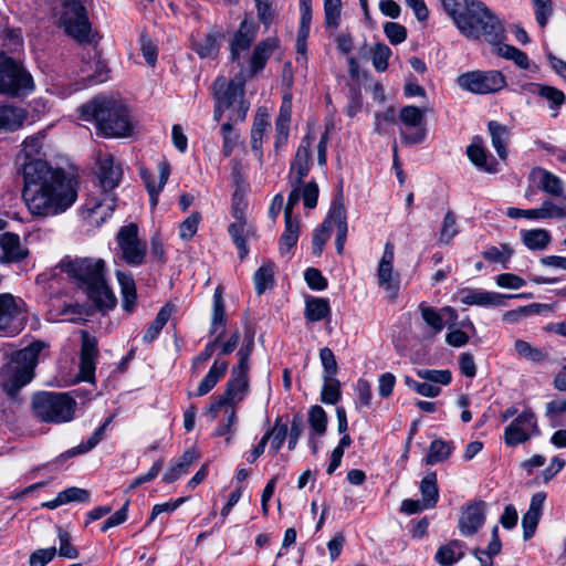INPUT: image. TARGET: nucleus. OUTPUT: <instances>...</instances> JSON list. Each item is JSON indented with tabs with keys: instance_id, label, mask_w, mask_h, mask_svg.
Masks as SVG:
<instances>
[{
	"instance_id": "f257e3e1",
	"label": "nucleus",
	"mask_w": 566,
	"mask_h": 566,
	"mask_svg": "<svg viewBox=\"0 0 566 566\" xmlns=\"http://www.w3.org/2000/svg\"><path fill=\"white\" fill-rule=\"evenodd\" d=\"M42 138L28 137L17 157L23 176L22 197L34 217L51 218L64 213L78 196L77 178L61 168H52L42 158Z\"/></svg>"
},
{
	"instance_id": "f03ea898",
	"label": "nucleus",
	"mask_w": 566,
	"mask_h": 566,
	"mask_svg": "<svg viewBox=\"0 0 566 566\" xmlns=\"http://www.w3.org/2000/svg\"><path fill=\"white\" fill-rule=\"evenodd\" d=\"M444 11L452 18L459 31L468 39L481 36L490 44L505 39V29L499 17L480 0H442Z\"/></svg>"
},
{
	"instance_id": "7ed1b4c3",
	"label": "nucleus",
	"mask_w": 566,
	"mask_h": 566,
	"mask_svg": "<svg viewBox=\"0 0 566 566\" xmlns=\"http://www.w3.org/2000/svg\"><path fill=\"white\" fill-rule=\"evenodd\" d=\"M59 268L87 294L98 310L115 307L117 300L106 282L103 259L65 256Z\"/></svg>"
},
{
	"instance_id": "20e7f679",
	"label": "nucleus",
	"mask_w": 566,
	"mask_h": 566,
	"mask_svg": "<svg viewBox=\"0 0 566 566\" xmlns=\"http://www.w3.org/2000/svg\"><path fill=\"white\" fill-rule=\"evenodd\" d=\"M82 119L94 122L97 134L107 138L127 137L133 123L126 106L107 96H96L80 107Z\"/></svg>"
},
{
	"instance_id": "39448f33",
	"label": "nucleus",
	"mask_w": 566,
	"mask_h": 566,
	"mask_svg": "<svg viewBox=\"0 0 566 566\" xmlns=\"http://www.w3.org/2000/svg\"><path fill=\"white\" fill-rule=\"evenodd\" d=\"M253 346L254 334L247 331L245 343L238 352V365L232 367L231 375L226 385L223 394L220 395L218 399L213 401L208 409V413L210 415L211 420H214L217 418V415L221 410L222 406H237L249 394V360L253 350Z\"/></svg>"
},
{
	"instance_id": "423d86ee",
	"label": "nucleus",
	"mask_w": 566,
	"mask_h": 566,
	"mask_svg": "<svg viewBox=\"0 0 566 566\" xmlns=\"http://www.w3.org/2000/svg\"><path fill=\"white\" fill-rule=\"evenodd\" d=\"M120 177V167L114 164L111 155L99 159L98 180L105 191L104 198L101 201L91 199L82 207V216L91 226L99 227L114 211L115 198L109 191L118 186Z\"/></svg>"
},
{
	"instance_id": "0eeeda50",
	"label": "nucleus",
	"mask_w": 566,
	"mask_h": 566,
	"mask_svg": "<svg viewBox=\"0 0 566 566\" xmlns=\"http://www.w3.org/2000/svg\"><path fill=\"white\" fill-rule=\"evenodd\" d=\"M43 348V343L34 342L11 356L0 368V387L3 391L13 397L32 380L38 356Z\"/></svg>"
},
{
	"instance_id": "6e6552de",
	"label": "nucleus",
	"mask_w": 566,
	"mask_h": 566,
	"mask_svg": "<svg viewBox=\"0 0 566 566\" xmlns=\"http://www.w3.org/2000/svg\"><path fill=\"white\" fill-rule=\"evenodd\" d=\"M75 400L65 392H41L34 396V415L44 422L63 423L73 419Z\"/></svg>"
},
{
	"instance_id": "1a4fd4ad",
	"label": "nucleus",
	"mask_w": 566,
	"mask_h": 566,
	"mask_svg": "<svg viewBox=\"0 0 566 566\" xmlns=\"http://www.w3.org/2000/svg\"><path fill=\"white\" fill-rule=\"evenodd\" d=\"M214 102L229 108L231 122H243L249 111V103L244 101V82L241 78L227 81L224 76L216 78L212 85Z\"/></svg>"
},
{
	"instance_id": "9d476101",
	"label": "nucleus",
	"mask_w": 566,
	"mask_h": 566,
	"mask_svg": "<svg viewBox=\"0 0 566 566\" xmlns=\"http://www.w3.org/2000/svg\"><path fill=\"white\" fill-rule=\"evenodd\" d=\"M33 87L32 76L23 65L0 53V94L19 97L31 93Z\"/></svg>"
},
{
	"instance_id": "9b49d317",
	"label": "nucleus",
	"mask_w": 566,
	"mask_h": 566,
	"mask_svg": "<svg viewBox=\"0 0 566 566\" xmlns=\"http://www.w3.org/2000/svg\"><path fill=\"white\" fill-rule=\"evenodd\" d=\"M63 11L60 17L65 32L80 43L90 42L91 23L83 0H61Z\"/></svg>"
},
{
	"instance_id": "f8f14e48",
	"label": "nucleus",
	"mask_w": 566,
	"mask_h": 566,
	"mask_svg": "<svg viewBox=\"0 0 566 566\" xmlns=\"http://www.w3.org/2000/svg\"><path fill=\"white\" fill-rule=\"evenodd\" d=\"M25 325V303L10 293L0 294V332L7 336H15Z\"/></svg>"
},
{
	"instance_id": "ddd939ff",
	"label": "nucleus",
	"mask_w": 566,
	"mask_h": 566,
	"mask_svg": "<svg viewBox=\"0 0 566 566\" xmlns=\"http://www.w3.org/2000/svg\"><path fill=\"white\" fill-rule=\"evenodd\" d=\"M458 85L474 94H490L501 91L506 81L500 71H472L461 74Z\"/></svg>"
},
{
	"instance_id": "4468645a",
	"label": "nucleus",
	"mask_w": 566,
	"mask_h": 566,
	"mask_svg": "<svg viewBox=\"0 0 566 566\" xmlns=\"http://www.w3.org/2000/svg\"><path fill=\"white\" fill-rule=\"evenodd\" d=\"M122 258L129 265H140L146 256V243L138 238V227L129 223L119 229L116 237Z\"/></svg>"
},
{
	"instance_id": "2eb2a0df",
	"label": "nucleus",
	"mask_w": 566,
	"mask_h": 566,
	"mask_svg": "<svg viewBox=\"0 0 566 566\" xmlns=\"http://www.w3.org/2000/svg\"><path fill=\"white\" fill-rule=\"evenodd\" d=\"M324 228L332 231L336 229L335 245L338 254H342L346 243L348 232L347 212L344 205L343 193L339 191L332 200L331 208L323 223Z\"/></svg>"
},
{
	"instance_id": "dca6fc26",
	"label": "nucleus",
	"mask_w": 566,
	"mask_h": 566,
	"mask_svg": "<svg viewBox=\"0 0 566 566\" xmlns=\"http://www.w3.org/2000/svg\"><path fill=\"white\" fill-rule=\"evenodd\" d=\"M533 433H538L536 418L531 410H525L505 428L504 441L509 447H515L526 442Z\"/></svg>"
},
{
	"instance_id": "f3484780",
	"label": "nucleus",
	"mask_w": 566,
	"mask_h": 566,
	"mask_svg": "<svg viewBox=\"0 0 566 566\" xmlns=\"http://www.w3.org/2000/svg\"><path fill=\"white\" fill-rule=\"evenodd\" d=\"M395 245L386 242L382 255L377 268L378 285L389 293L390 297H396L399 291L400 276L394 271Z\"/></svg>"
},
{
	"instance_id": "a211bd4d",
	"label": "nucleus",
	"mask_w": 566,
	"mask_h": 566,
	"mask_svg": "<svg viewBox=\"0 0 566 566\" xmlns=\"http://www.w3.org/2000/svg\"><path fill=\"white\" fill-rule=\"evenodd\" d=\"M400 122L410 128H415L411 133L401 132L402 142L407 145H417L424 140L427 129L423 125V112L413 105L403 106L399 113Z\"/></svg>"
},
{
	"instance_id": "6ab92c4d",
	"label": "nucleus",
	"mask_w": 566,
	"mask_h": 566,
	"mask_svg": "<svg viewBox=\"0 0 566 566\" xmlns=\"http://www.w3.org/2000/svg\"><path fill=\"white\" fill-rule=\"evenodd\" d=\"M98 356L97 340L87 332H82V345L80 353V378L94 382L96 359Z\"/></svg>"
},
{
	"instance_id": "aec40b11",
	"label": "nucleus",
	"mask_w": 566,
	"mask_h": 566,
	"mask_svg": "<svg viewBox=\"0 0 566 566\" xmlns=\"http://www.w3.org/2000/svg\"><path fill=\"white\" fill-rule=\"evenodd\" d=\"M531 294L505 295L496 292H489L476 289H465L461 291V303L464 305H478L484 307L504 306V300L510 297H528Z\"/></svg>"
},
{
	"instance_id": "412c9836",
	"label": "nucleus",
	"mask_w": 566,
	"mask_h": 566,
	"mask_svg": "<svg viewBox=\"0 0 566 566\" xmlns=\"http://www.w3.org/2000/svg\"><path fill=\"white\" fill-rule=\"evenodd\" d=\"M313 142L314 137L307 134L302 138L297 147L289 170V180H294V184H302L303 179L310 172L311 147Z\"/></svg>"
},
{
	"instance_id": "4be33fe9",
	"label": "nucleus",
	"mask_w": 566,
	"mask_h": 566,
	"mask_svg": "<svg viewBox=\"0 0 566 566\" xmlns=\"http://www.w3.org/2000/svg\"><path fill=\"white\" fill-rule=\"evenodd\" d=\"M488 505L483 501L465 507L459 520V530L463 536H473L484 524Z\"/></svg>"
},
{
	"instance_id": "5701e85b",
	"label": "nucleus",
	"mask_w": 566,
	"mask_h": 566,
	"mask_svg": "<svg viewBox=\"0 0 566 566\" xmlns=\"http://www.w3.org/2000/svg\"><path fill=\"white\" fill-rule=\"evenodd\" d=\"M256 24L245 18L241 21L238 31L230 41V57L232 61H239L241 53L250 49L256 36Z\"/></svg>"
},
{
	"instance_id": "b1692460",
	"label": "nucleus",
	"mask_w": 566,
	"mask_h": 566,
	"mask_svg": "<svg viewBox=\"0 0 566 566\" xmlns=\"http://www.w3.org/2000/svg\"><path fill=\"white\" fill-rule=\"evenodd\" d=\"M521 91L533 95H537L547 101L549 108L553 111V117H556L558 115L559 108L566 101L565 94L560 90L551 85L538 83H524L521 86Z\"/></svg>"
},
{
	"instance_id": "393cba45",
	"label": "nucleus",
	"mask_w": 566,
	"mask_h": 566,
	"mask_svg": "<svg viewBox=\"0 0 566 566\" xmlns=\"http://www.w3.org/2000/svg\"><path fill=\"white\" fill-rule=\"evenodd\" d=\"M233 216L237 221L229 226L228 232L237 249L239 250V256L244 259L249 253L247 239L253 235V230L252 227L247 223L242 217V213L239 212L237 208L233 209Z\"/></svg>"
},
{
	"instance_id": "a878e982",
	"label": "nucleus",
	"mask_w": 566,
	"mask_h": 566,
	"mask_svg": "<svg viewBox=\"0 0 566 566\" xmlns=\"http://www.w3.org/2000/svg\"><path fill=\"white\" fill-rule=\"evenodd\" d=\"M545 499L546 494L544 492H537L533 494L531 499L530 507L522 517L523 538L525 541L530 539L535 534Z\"/></svg>"
},
{
	"instance_id": "bb28decb",
	"label": "nucleus",
	"mask_w": 566,
	"mask_h": 566,
	"mask_svg": "<svg viewBox=\"0 0 566 566\" xmlns=\"http://www.w3.org/2000/svg\"><path fill=\"white\" fill-rule=\"evenodd\" d=\"M0 247L2 249L1 262H20L29 254V250L22 245L18 234L6 232L0 234Z\"/></svg>"
},
{
	"instance_id": "cd10ccee",
	"label": "nucleus",
	"mask_w": 566,
	"mask_h": 566,
	"mask_svg": "<svg viewBox=\"0 0 566 566\" xmlns=\"http://www.w3.org/2000/svg\"><path fill=\"white\" fill-rule=\"evenodd\" d=\"M467 155L476 168L490 174L497 171V161L483 147L481 138L473 139L467 148Z\"/></svg>"
},
{
	"instance_id": "c85d7f7f",
	"label": "nucleus",
	"mask_w": 566,
	"mask_h": 566,
	"mask_svg": "<svg viewBox=\"0 0 566 566\" xmlns=\"http://www.w3.org/2000/svg\"><path fill=\"white\" fill-rule=\"evenodd\" d=\"M222 33L216 29H210L207 34L197 40H192L191 49L201 59H213L218 55Z\"/></svg>"
},
{
	"instance_id": "c756f323",
	"label": "nucleus",
	"mask_w": 566,
	"mask_h": 566,
	"mask_svg": "<svg viewBox=\"0 0 566 566\" xmlns=\"http://www.w3.org/2000/svg\"><path fill=\"white\" fill-rule=\"evenodd\" d=\"M538 180L541 190L552 197H556L562 201H566V193L563 180L548 170L537 168L533 171Z\"/></svg>"
},
{
	"instance_id": "7c9ffc66",
	"label": "nucleus",
	"mask_w": 566,
	"mask_h": 566,
	"mask_svg": "<svg viewBox=\"0 0 566 566\" xmlns=\"http://www.w3.org/2000/svg\"><path fill=\"white\" fill-rule=\"evenodd\" d=\"M116 279L120 286L122 306L125 312L133 313L137 304L135 280L130 273L116 271Z\"/></svg>"
},
{
	"instance_id": "2f4dec72",
	"label": "nucleus",
	"mask_w": 566,
	"mask_h": 566,
	"mask_svg": "<svg viewBox=\"0 0 566 566\" xmlns=\"http://www.w3.org/2000/svg\"><path fill=\"white\" fill-rule=\"evenodd\" d=\"M199 459V454L195 449L186 450L181 457L171 463L170 468L165 472L163 480L166 483H172L180 476L188 473L189 468Z\"/></svg>"
},
{
	"instance_id": "473e14b6",
	"label": "nucleus",
	"mask_w": 566,
	"mask_h": 566,
	"mask_svg": "<svg viewBox=\"0 0 566 566\" xmlns=\"http://www.w3.org/2000/svg\"><path fill=\"white\" fill-rule=\"evenodd\" d=\"M277 44L275 38H268L255 45L250 59V69L253 74L263 70Z\"/></svg>"
},
{
	"instance_id": "72a5a7b5",
	"label": "nucleus",
	"mask_w": 566,
	"mask_h": 566,
	"mask_svg": "<svg viewBox=\"0 0 566 566\" xmlns=\"http://www.w3.org/2000/svg\"><path fill=\"white\" fill-rule=\"evenodd\" d=\"M465 544L459 539H452L438 548L434 559L441 566H451L464 556Z\"/></svg>"
},
{
	"instance_id": "f704fd0d",
	"label": "nucleus",
	"mask_w": 566,
	"mask_h": 566,
	"mask_svg": "<svg viewBox=\"0 0 566 566\" xmlns=\"http://www.w3.org/2000/svg\"><path fill=\"white\" fill-rule=\"evenodd\" d=\"M25 119V113L22 108L2 105L0 106V133L14 132L19 129Z\"/></svg>"
},
{
	"instance_id": "c9c22d12",
	"label": "nucleus",
	"mask_w": 566,
	"mask_h": 566,
	"mask_svg": "<svg viewBox=\"0 0 566 566\" xmlns=\"http://www.w3.org/2000/svg\"><path fill=\"white\" fill-rule=\"evenodd\" d=\"M113 421V416H109L102 426H99L93 434L85 441L80 443L78 446L69 449L64 453L60 455L62 459H67L77 454H84L95 448L104 438L105 431L107 427Z\"/></svg>"
},
{
	"instance_id": "e433bc0d",
	"label": "nucleus",
	"mask_w": 566,
	"mask_h": 566,
	"mask_svg": "<svg viewBox=\"0 0 566 566\" xmlns=\"http://www.w3.org/2000/svg\"><path fill=\"white\" fill-rule=\"evenodd\" d=\"M228 369V363L224 360H214L208 374L200 381L196 396L201 397L211 391L218 381L224 376Z\"/></svg>"
},
{
	"instance_id": "4c0bfd02",
	"label": "nucleus",
	"mask_w": 566,
	"mask_h": 566,
	"mask_svg": "<svg viewBox=\"0 0 566 566\" xmlns=\"http://www.w3.org/2000/svg\"><path fill=\"white\" fill-rule=\"evenodd\" d=\"M488 130L491 136L492 145H493L494 149L496 150L499 157L503 160L506 159V157H507L506 146H507V140H509V136H510L509 128L505 125H503L496 120H491L488 124Z\"/></svg>"
},
{
	"instance_id": "58836bf2",
	"label": "nucleus",
	"mask_w": 566,
	"mask_h": 566,
	"mask_svg": "<svg viewBox=\"0 0 566 566\" xmlns=\"http://www.w3.org/2000/svg\"><path fill=\"white\" fill-rule=\"evenodd\" d=\"M454 450L452 441H444L442 439H434L431 441L424 462L428 465H433L439 462L446 461Z\"/></svg>"
},
{
	"instance_id": "ea45409f",
	"label": "nucleus",
	"mask_w": 566,
	"mask_h": 566,
	"mask_svg": "<svg viewBox=\"0 0 566 566\" xmlns=\"http://www.w3.org/2000/svg\"><path fill=\"white\" fill-rule=\"evenodd\" d=\"M158 179L150 172L143 170L142 178L146 185L148 192L161 191L168 181L170 175V166L167 161H159L157 165Z\"/></svg>"
},
{
	"instance_id": "a19ab883",
	"label": "nucleus",
	"mask_w": 566,
	"mask_h": 566,
	"mask_svg": "<svg viewBox=\"0 0 566 566\" xmlns=\"http://www.w3.org/2000/svg\"><path fill=\"white\" fill-rule=\"evenodd\" d=\"M422 506L432 509L439 500V490L436 472L428 473L420 482Z\"/></svg>"
},
{
	"instance_id": "79ce46f5",
	"label": "nucleus",
	"mask_w": 566,
	"mask_h": 566,
	"mask_svg": "<svg viewBox=\"0 0 566 566\" xmlns=\"http://www.w3.org/2000/svg\"><path fill=\"white\" fill-rule=\"evenodd\" d=\"M331 313L329 303L322 297H307L305 303V317L308 322H319Z\"/></svg>"
},
{
	"instance_id": "37998d69",
	"label": "nucleus",
	"mask_w": 566,
	"mask_h": 566,
	"mask_svg": "<svg viewBox=\"0 0 566 566\" xmlns=\"http://www.w3.org/2000/svg\"><path fill=\"white\" fill-rule=\"evenodd\" d=\"M514 253L513 248L507 243H502L499 247H488L483 252L482 256L484 260L491 263H497L503 269L509 268L510 260Z\"/></svg>"
},
{
	"instance_id": "c03bdc74",
	"label": "nucleus",
	"mask_w": 566,
	"mask_h": 566,
	"mask_svg": "<svg viewBox=\"0 0 566 566\" xmlns=\"http://www.w3.org/2000/svg\"><path fill=\"white\" fill-rule=\"evenodd\" d=\"M274 264L272 262H266L254 273L253 281L255 291L259 295L263 294L274 285Z\"/></svg>"
},
{
	"instance_id": "a18cd8bd",
	"label": "nucleus",
	"mask_w": 566,
	"mask_h": 566,
	"mask_svg": "<svg viewBox=\"0 0 566 566\" xmlns=\"http://www.w3.org/2000/svg\"><path fill=\"white\" fill-rule=\"evenodd\" d=\"M300 235V224L292 217L285 219V229L280 238V252L282 255L289 253L296 244Z\"/></svg>"
},
{
	"instance_id": "49530a36",
	"label": "nucleus",
	"mask_w": 566,
	"mask_h": 566,
	"mask_svg": "<svg viewBox=\"0 0 566 566\" xmlns=\"http://www.w3.org/2000/svg\"><path fill=\"white\" fill-rule=\"evenodd\" d=\"M522 241L531 250H543L551 242V234L545 229L522 231Z\"/></svg>"
},
{
	"instance_id": "de8ad7c7",
	"label": "nucleus",
	"mask_w": 566,
	"mask_h": 566,
	"mask_svg": "<svg viewBox=\"0 0 566 566\" xmlns=\"http://www.w3.org/2000/svg\"><path fill=\"white\" fill-rule=\"evenodd\" d=\"M172 314V306L165 305L160 308L155 319L150 323L149 327L143 336L144 343H151L159 335L163 327L167 324Z\"/></svg>"
},
{
	"instance_id": "09e8293b",
	"label": "nucleus",
	"mask_w": 566,
	"mask_h": 566,
	"mask_svg": "<svg viewBox=\"0 0 566 566\" xmlns=\"http://www.w3.org/2000/svg\"><path fill=\"white\" fill-rule=\"evenodd\" d=\"M269 125L266 114L258 112L251 128V148L260 156L262 155L263 136Z\"/></svg>"
},
{
	"instance_id": "8fccbe9b",
	"label": "nucleus",
	"mask_w": 566,
	"mask_h": 566,
	"mask_svg": "<svg viewBox=\"0 0 566 566\" xmlns=\"http://www.w3.org/2000/svg\"><path fill=\"white\" fill-rule=\"evenodd\" d=\"M226 325V312L224 304L222 298V292L220 287H217L213 294V308H212V317H211V328L210 334H219V327H224Z\"/></svg>"
},
{
	"instance_id": "3c124183",
	"label": "nucleus",
	"mask_w": 566,
	"mask_h": 566,
	"mask_svg": "<svg viewBox=\"0 0 566 566\" xmlns=\"http://www.w3.org/2000/svg\"><path fill=\"white\" fill-rule=\"evenodd\" d=\"M494 45L497 46L499 55L514 61V63L523 70H527L530 67V59L523 51L515 46L503 44V41L500 44Z\"/></svg>"
},
{
	"instance_id": "603ef678",
	"label": "nucleus",
	"mask_w": 566,
	"mask_h": 566,
	"mask_svg": "<svg viewBox=\"0 0 566 566\" xmlns=\"http://www.w3.org/2000/svg\"><path fill=\"white\" fill-rule=\"evenodd\" d=\"M419 311L422 319L432 329L434 334L440 333L444 328L443 315L436 308L420 303Z\"/></svg>"
},
{
	"instance_id": "864d4df0",
	"label": "nucleus",
	"mask_w": 566,
	"mask_h": 566,
	"mask_svg": "<svg viewBox=\"0 0 566 566\" xmlns=\"http://www.w3.org/2000/svg\"><path fill=\"white\" fill-rule=\"evenodd\" d=\"M566 201L555 203L552 200H545L539 208H537L538 219H566Z\"/></svg>"
},
{
	"instance_id": "5fc2aeb1",
	"label": "nucleus",
	"mask_w": 566,
	"mask_h": 566,
	"mask_svg": "<svg viewBox=\"0 0 566 566\" xmlns=\"http://www.w3.org/2000/svg\"><path fill=\"white\" fill-rule=\"evenodd\" d=\"M238 122H231L228 118V122L223 123L221 125L220 132L223 137V144H222V154L226 157L231 156L234 146L239 139V133L234 130L233 125Z\"/></svg>"
},
{
	"instance_id": "6e6d98bb",
	"label": "nucleus",
	"mask_w": 566,
	"mask_h": 566,
	"mask_svg": "<svg viewBox=\"0 0 566 566\" xmlns=\"http://www.w3.org/2000/svg\"><path fill=\"white\" fill-rule=\"evenodd\" d=\"M417 376L429 384L432 385H443L447 386L450 384L452 376L451 371L448 369H418L416 371Z\"/></svg>"
},
{
	"instance_id": "4d7b16f0",
	"label": "nucleus",
	"mask_w": 566,
	"mask_h": 566,
	"mask_svg": "<svg viewBox=\"0 0 566 566\" xmlns=\"http://www.w3.org/2000/svg\"><path fill=\"white\" fill-rule=\"evenodd\" d=\"M514 349L520 357L533 363H541L546 358L542 349L532 346L528 342L517 339L514 343Z\"/></svg>"
},
{
	"instance_id": "13d9d810",
	"label": "nucleus",
	"mask_w": 566,
	"mask_h": 566,
	"mask_svg": "<svg viewBox=\"0 0 566 566\" xmlns=\"http://www.w3.org/2000/svg\"><path fill=\"white\" fill-rule=\"evenodd\" d=\"M57 538H59V549H56V554L61 557L65 558H77L80 553L76 547L72 545L71 534L62 527H57Z\"/></svg>"
},
{
	"instance_id": "bf43d9fd",
	"label": "nucleus",
	"mask_w": 566,
	"mask_h": 566,
	"mask_svg": "<svg viewBox=\"0 0 566 566\" xmlns=\"http://www.w3.org/2000/svg\"><path fill=\"white\" fill-rule=\"evenodd\" d=\"M458 233H459V230L457 227V218H455L454 213L451 210H449L444 214V218L442 221L439 241L442 244H449Z\"/></svg>"
},
{
	"instance_id": "052dcab7",
	"label": "nucleus",
	"mask_w": 566,
	"mask_h": 566,
	"mask_svg": "<svg viewBox=\"0 0 566 566\" xmlns=\"http://www.w3.org/2000/svg\"><path fill=\"white\" fill-rule=\"evenodd\" d=\"M547 307H548V305L538 304V303H533L530 305L521 306L516 310L506 312L503 315V319L509 323L514 324V323H517L523 316H527V315H532V314H539L542 312V310L547 308Z\"/></svg>"
},
{
	"instance_id": "680f3d73",
	"label": "nucleus",
	"mask_w": 566,
	"mask_h": 566,
	"mask_svg": "<svg viewBox=\"0 0 566 566\" xmlns=\"http://www.w3.org/2000/svg\"><path fill=\"white\" fill-rule=\"evenodd\" d=\"M391 55V50L385 43H376L371 48V60L376 71L384 72L388 67V60Z\"/></svg>"
},
{
	"instance_id": "e2e57ef3",
	"label": "nucleus",
	"mask_w": 566,
	"mask_h": 566,
	"mask_svg": "<svg viewBox=\"0 0 566 566\" xmlns=\"http://www.w3.org/2000/svg\"><path fill=\"white\" fill-rule=\"evenodd\" d=\"M340 0H324L325 25L327 29H336L340 21Z\"/></svg>"
},
{
	"instance_id": "0e129e2a",
	"label": "nucleus",
	"mask_w": 566,
	"mask_h": 566,
	"mask_svg": "<svg viewBox=\"0 0 566 566\" xmlns=\"http://www.w3.org/2000/svg\"><path fill=\"white\" fill-rule=\"evenodd\" d=\"M308 423L318 436H323L326 432L327 416L321 406L316 405L310 409Z\"/></svg>"
},
{
	"instance_id": "69168bd1",
	"label": "nucleus",
	"mask_w": 566,
	"mask_h": 566,
	"mask_svg": "<svg viewBox=\"0 0 566 566\" xmlns=\"http://www.w3.org/2000/svg\"><path fill=\"white\" fill-rule=\"evenodd\" d=\"M403 381L407 387H409L410 389L415 390L417 394L423 397L434 398L439 396L441 392V388L439 386L429 384L426 380L423 382H418L410 376H405Z\"/></svg>"
},
{
	"instance_id": "338daca9",
	"label": "nucleus",
	"mask_w": 566,
	"mask_h": 566,
	"mask_svg": "<svg viewBox=\"0 0 566 566\" xmlns=\"http://www.w3.org/2000/svg\"><path fill=\"white\" fill-rule=\"evenodd\" d=\"M319 359L322 363V366L324 368V380H329L332 377H334L337 373V361L335 358L334 353L328 347H323L319 350Z\"/></svg>"
},
{
	"instance_id": "774afa93",
	"label": "nucleus",
	"mask_w": 566,
	"mask_h": 566,
	"mask_svg": "<svg viewBox=\"0 0 566 566\" xmlns=\"http://www.w3.org/2000/svg\"><path fill=\"white\" fill-rule=\"evenodd\" d=\"M321 398L324 403L335 405L340 398L339 381L332 377L329 380H324Z\"/></svg>"
}]
</instances>
